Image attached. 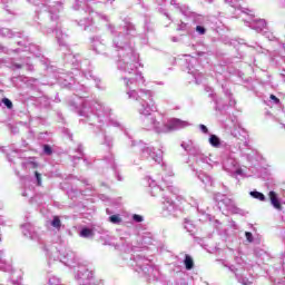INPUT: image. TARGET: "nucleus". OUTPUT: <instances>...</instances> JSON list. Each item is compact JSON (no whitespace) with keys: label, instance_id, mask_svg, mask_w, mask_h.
<instances>
[{"label":"nucleus","instance_id":"obj_64","mask_svg":"<svg viewBox=\"0 0 285 285\" xmlns=\"http://www.w3.org/2000/svg\"><path fill=\"white\" fill-rule=\"evenodd\" d=\"M281 125H282L283 128H285V125H284V124L281 122Z\"/></svg>","mask_w":285,"mask_h":285},{"label":"nucleus","instance_id":"obj_11","mask_svg":"<svg viewBox=\"0 0 285 285\" xmlns=\"http://www.w3.org/2000/svg\"><path fill=\"white\" fill-rule=\"evenodd\" d=\"M148 184L150 190L151 197H157L159 193H161L163 202H161V214L164 217H173L177 210V205L175 204V200L170 198L166 193H164L166 189L161 188V186H158L155 180L151 178H148Z\"/></svg>","mask_w":285,"mask_h":285},{"label":"nucleus","instance_id":"obj_8","mask_svg":"<svg viewBox=\"0 0 285 285\" xmlns=\"http://www.w3.org/2000/svg\"><path fill=\"white\" fill-rule=\"evenodd\" d=\"M239 148H242V146L237 142V145L227 146L226 151H223L222 154L223 170H225L227 175H230V177H245L244 169L242 168L239 160L235 158V153H237Z\"/></svg>","mask_w":285,"mask_h":285},{"label":"nucleus","instance_id":"obj_49","mask_svg":"<svg viewBox=\"0 0 285 285\" xmlns=\"http://www.w3.org/2000/svg\"><path fill=\"white\" fill-rule=\"evenodd\" d=\"M245 237H246V240H247L249 244H253V242H254L253 233L246 232V233H245Z\"/></svg>","mask_w":285,"mask_h":285},{"label":"nucleus","instance_id":"obj_43","mask_svg":"<svg viewBox=\"0 0 285 285\" xmlns=\"http://www.w3.org/2000/svg\"><path fill=\"white\" fill-rule=\"evenodd\" d=\"M49 285H63L61 284V279L57 276L49 277Z\"/></svg>","mask_w":285,"mask_h":285},{"label":"nucleus","instance_id":"obj_6","mask_svg":"<svg viewBox=\"0 0 285 285\" xmlns=\"http://www.w3.org/2000/svg\"><path fill=\"white\" fill-rule=\"evenodd\" d=\"M72 9L76 11V23L86 30L94 21L108 23V16L92 10V4L88 0H75Z\"/></svg>","mask_w":285,"mask_h":285},{"label":"nucleus","instance_id":"obj_27","mask_svg":"<svg viewBox=\"0 0 285 285\" xmlns=\"http://www.w3.org/2000/svg\"><path fill=\"white\" fill-rule=\"evenodd\" d=\"M268 198H269L272 206L276 210H282V203L279 202V197L277 196V193H275L274 190L269 191Z\"/></svg>","mask_w":285,"mask_h":285},{"label":"nucleus","instance_id":"obj_50","mask_svg":"<svg viewBox=\"0 0 285 285\" xmlns=\"http://www.w3.org/2000/svg\"><path fill=\"white\" fill-rule=\"evenodd\" d=\"M127 137H129V141H130L131 148H136L137 149V145L139 144V141L132 140V137L129 136V134H127Z\"/></svg>","mask_w":285,"mask_h":285},{"label":"nucleus","instance_id":"obj_7","mask_svg":"<svg viewBox=\"0 0 285 285\" xmlns=\"http://www.w3.org/2000/svg\"><path fill=\"white\" fill-rule=\"evenodd\" d=\"M128 265L142 277H148L149 282H157L159 279V268L153 265L150 258H146L142 254H137L130 257Z\"/></svg>","mask_w":285,"mask_h":285},{"label":"nucleus","instance_id":"obj_46","mask_svg":"<svg viewBox=\"0 0 285 285\" xmlns=\"http://www.w3.org/2000/svg\"><path fill=\"white\" fill-rule=\"evenodd\" d=\"M39 104H41V106H45V108H48V106H50V101L46 97L39 98Z\"/></svg>","mask_w":285,"mask_h":285},{"label":"nucleus","instance_id":"obj_18","mask_svg":"<svg viewBox=\"0 0 285 285\" xmlns=\"http://www.w3.org/2000/svg\"><path fill=\"white\" fill-rule=\"evenodd\" d=\"M243 21L245 26L255 30L256 32H264L266 30V20L264 19H256L253 13L247 11V14L243 17Z\"/></svg>","mask_w":285,"mask_h":285},{"label":"nucleus","instance_id":"obj_25","mask_svg":"<svg viewBox=\"0 0 285 285\" xmlns=\"http://www.w3.org/2000/svg\"><path fill=\"white\" fill-rule=\"evenodd\" d=\"M191 170L196 173L197 178L205 185V186H213V178L207 175L206 173H203L202 170H198L195 168V166L190 165Z\"/></svg>","mask_w":285,"mask_h":285},{"label":"nucleus","instance_id":"obj_36","mask_svg":"<svg viewBox=\"0 0 285 285\" xmlns=\"http://www.w3.org/2000/svg\"><path fill=\"white\" fill-rule=\"evenodd\" d=\"M184 228L187 230V233H195V223L188 218H185Z\"/></svg>","mask_w":285,"mask_h":285},{"label":"nucleus","instance_id":"obj_39","mask_svg":"<svg viewBox=\"0 0 285 285\" xmlns=\"http://www.w3.org/2000/svg\"><path fill=\"white\" fill-rule=\"evenodd\" d=\"M50 225L52 228H56V230H61V218H59V216H53Z\"/></svg>","mask_w":285,"mask_h":285},{"label":"nucleus","instance_id":"obj_4","mask_svg":"<svg viewBox=\"0 0 285 285\" xmlns=\"http://www.w3.org/2000/svg\"><path fill=\"white\" fill-rule=\"evenodd\" d=\"M56 262L69 266V268H77L75 279L79 285H104L101 282L95 279V272L88 265L80 263L77 259V254L70 249H62Z\"/></svg>","mask_w":285,"mask_h":285},{"label":"nucleus","instance_id":"obj_55","mask_svg":"<svg viewBox=\"0 0 285 285\" xmlns=\"http://www.w3.org/2000/svg\"><path fill=\"white\" fill-rule=\"evenodd\" d=\"M199 128L204 132V135H208V127H206V125H199Z\"/></svg>","mask_w":285,"mask_h":285},{"label":"nucleus","instance_id":"obj_31","mask_svg":"<svg viewBox=\"0 0 285 285\" xmlns=\"http://www.w3.org/2000/svg\"><path fill=\"white\" fill-rule=\"evenodd\" d=\"M154 243H155V238L153 237V235L150 233H146L142 235L141 244L145 248H146V246H153Z\"/></svg>","mask_w":285,"mask_h":285},{"label":"nucleus","instance_id":"obj_52","mask_svg":"<svg viewBox=\"0 0 285 285\" xmlns=\"http://www.w3.org/2000/svg\"><path fill=\"white\" fill-rule=\"evenodd\" d=\"M36 181L38 186H41V174L39 171L35 173Z\"/></svg>","mask_w":285,"mask_h":285},{"label":"nucleus","instance_id":"obj_15","mask_svg":"<svg viewBox=\"0 0 285 285\" xmlns=\"http://www.w3.org/2000/svg\"><path fill=\"white\" fill-rule=\"evenodd\" d=\"M215 202L218 204L219 210H227L234 215H246V212L235 205V200L226 197V195L217 193L214 195Z\"/></svg>","mask_w":285,"mask_h":285},{"label":"nucleus","instance_id":"obj_19","mask_svg":"<svg viewBox=\"0 0 285 285\" xmlns=\"http://www.w3.org/2000/svg\"><path fill=\"white\" fill-rule=\"evenodd\" d=\"M179 8L184 17H190L196 26H204V23H206V17L190 11V8L188 6H181Z\"/></svg>","mask_w":285,"mask_h":285},{"label":"nucleus","instance_id":"obj_9","mask_svg":"<svg viewBox=\"0 0 285 285\" xmlns=\"http://www.w3.org/2000/svg\"><path fill=\"white\" fill-rule=\"evenodd\" d=\"M21 233L23 237H27V239H31V242H39L41 245V249L48 257V264H52V262H57L58 255H61V252L57 249L55 246L46 245L41 243V237L39 236V233H37V229L35 228V225L30 223H26L21 225Z\"/></svg>","mask_w":285,"mask_h":285},{"label":"nucleus","instance_id":"obj_51","mask_svg":"<svg viewBox=\"0 0 285 285\" xmlns=\"http://www.w3.org/2000/svg\"><path fill=\"white\" fill-rule=\"evenodd\" d=\"M170 4L175 6L177 8V10H179V12H181V6H186V4H179L177 3V0H170Z\"/></svg>","mask_w":285,"mask_h":285},{"label":"nucleus","instance_id":"obj_60","mask_svg":"<svg viewBox=\"0 0 285 285\" xmlns=\"http://www.w3.org/2000/svg\"><path fill=\"white\" fill-rule=\"evenodd\" d=\"M115 0H106L105 3H112Z\"/></svg>","mask_w":285,"mask_h":285},{"label":"nucleus","instance_id":"obj_1","mask_svg":"<svg viewBox=\"0 0 285 285\" xmlns=\"http://www.w3.org/2000/svg\"><path fill=\"white\" fill-rule=\"evenodd\" d=\"M109 32L112 35V48L117 52V68L125 75H135V77H124L125 86L127 88L126 95L128 99L138 101L137 110L141 117V125L144 130H153L157 135H166L174 132L175 130H181L188 128L190 122L178 118H171L167 122H160L157 117L153 115L157 110L155 105V92L148 89H139V91L132 89V86H141L146 83L141 72H137V68L141 66L139 63V53L135 50V43H132V37L137 35V29L129 20H124L119 27H112L107 24Z\"/></svg>","mask_w":285,"mask_h":285},{"label":"nucleus","instance_id":"obj_38","mask_svg":"<svg viewBox=\"0 0 285 285\" xmlns=\"http://www.w3.org/2000/svg\"><path fill=\"white\" fill-rule=\"evenodd\" d=\"M118 248H121L122 250H130V242L124 239V237H120V243L117 244Z\"/></svg>","mask_w":285,"mask_h":285},{"label":"nucleus","instance_id":"obj_44","mask_svg":"<svg viewBox=\"0 0 285 285\" xmlns=\"http://www.w3.org/2000/svg\"><path fill=\"white\" fill-rule=\"evenodd\" d=\"M197 35H206V27L204 24H197L195 28Z\"/></svg>","mask_w":285,"mask_h":285},{"label":"nucleus","instance_id":"obj_42","mask_svg":"<svg viewBox=\"0 0 285 285\" xmlns=\"http://www.w3.org/2000/svg\"><path fill=\"white\" fill-rule=\"evenodd\" d=\"M76 153H78L79 156H73L72 161H75V159H80L81 157H83V145H78Z\"/></svg>","mask_w":285,"mask_h":285},{"label":"nucleus","instance_id":"obj_22","mask_svg":"<svg viewBox=\"0 0 285 285\" xmlns=\"http://www.w3.org/2000/svg\"><path fill=\"white\" fill-rule=\"evenodd\" d=\"M180 146L188 155L195 157V159L202 154V149H199V146H197L193 140L183 141Z\"/></svg>","mask_w":285,"mask_h":285},{"label":"nucleus","instance_id":"obj_14","mask_svg":"<svg viewBox=\"0 0 285 285\" xmlns=\"http://www.w3.org/2000/svg\"><path fill=\"white\" fill-rule=\"evenodd\" d=\"M136 146L142 159H153V161H155L156 164H161L164 159V151L161 150V148H164V146L160 145V147L156 149L155 147L149 146L148 144L141 140H139V142Z\"/></svg>","mask_w":285,"mask_h":285},{"label":"nucleus","instance_id":"obj_59","mask_svg":"<svg viewBox=\"0 0 285 285\" xmlns=\"http://www.w3.org/2000/svg\"><path fill=\"white\" fill-rule=\"evenodd\" d=\"M107 215H112V212L110 209H106Z\"/></svg>","mask_w":285,"mask_h":285},{"label":"nucleus","instance_id":"obj_40","mask_svg":"<svg viewBox=\"0 0 285 285\" xmlns=\"http://www.w3.org/2000/svg\"><path fill=\"white\" fill-rule=\"evenodd\" d=\"M222 88H223L226 97L229 98V106H232V107L235 106L236 101H235V99H233V94L230 92V89L226 88V86H224V85L222 86Z\"/></svg>","mask_w":285,"mask_h":285},{"label":"nucleus","instance_id":"obj_23","mask_svg":"<svg viewBox=\"0 0 285 285\" xmlns=\"http://www.w3.org/2000/svg\"><path fill=\"white\" fill-rule=\"evenodd\" d=\"M225 3L230 6V8H234V10H239L240 14H244V17L247 12H250V10L244 8V4L246 3L245 0H225Z\"/></svg>","mask_w":285,"mask_h":285},{"label":"nucleus","instance_id":"obj_53","mask_svg":"<svg viewBox=\"0 0 285 285\" xmlns=\"http://www.w3.org/2000/svg\"><path fill=\"white\" fill-rule=\"evenodd\" d=\"M178 30H188V24L186 22H181L179 26H178Z\"/></svg>","mask_w":285,"mask_h":285},{"label":"nucleus","instance_id":"obj_47","mask_svg":"<svg viewBox=\"0 0 285 285\" xmlns=\"http://www.w3.org/2000/svg\"><path fill=\"white\" fill-rule=\"evenodd\" d=\"M43 153L45 155H52V147H50V145H43Z\"/></svg>","mask_w":285,"mask_h":285},{"label":"nucleus","instance_id":"obj_29","mask_svg":"<svg viewBox=\"0 0 285 285\" xmlns=\"http://www.w3.org/2000/svg\"><path fill=\"white\" fill-rule=\"evenodd\" d=\"M4 255H6V253L3 252V249H0V271L8 273V272L12 271V266L6 264V261H3Z\"/></svg>","mask_w":285,"mask_h":285},{"label":"nucleus","instance_id":"obj_32","mask_svg":"<svg viewBox=\"0 0 285 285\" xmlns=\"http://www.w3.org/2000/svg\"><path fill=\"white\" fill-rule=\"evenodd\" d=\"M1 3H3L4 10H7L9 14H14V0H1Z\"/></svg>","mask_w":285,"mask_h":285},{"label":"nucleus","instance_id":"obj_35","mask_svg":"<svg viewBox=\"0 0 285 285\" xmlns=\"http://www.w3.org/2000/svg\"><path fill=\"white\" fill-rule=\"evenodd\" d=\"M80 237H83L85 239H90L91 237H95V232L92 229L85 227L80 230Z\"/></svg>","mask_w":285,"mask_h":285},{"label":"nucleus","instance_id":"obj_26","mask_svg":"<svg viewBox=\"0 0 285 285\" xmlns=\"http://www.w3.org/2000/svg\"><path fill=\"white\" fill-rule=\"evenodd\" d=\"M169 177H175V173L173 171V167L165 166V174L163 177V181L166 185V190H173V179Z\"/></svg>","mask_w":285,"mask_h":285},{"label":"nucleus","instance_id":"obj_30","mask_svg":"<svg viewBox=\"0 0 285 285\" xmlns=\"http://www.w3.org/2000/svg\"><path fill=\"white\" fill-rule=\"evenodd\" d=\"M210 161V158L205 156L204 154H200L198 157H196V164L197 166H200L202 168H206Z\"/></svg>","mask_w":285,"mask_h":285},{"label":"nucleus","instance_id":"obj_21","mask_svg":"<svg viewBox=\"0 0 285 285\" xmlns=\"http://www.w3.org/2000/svg\"><path fill=\"white\" fill-rule=\"evenodd\" d=\"M11 68L12 70H21V68H24V70H28L29 72H32V70H35V66L30 61V57L20 58L18 62L12 61Z\"/></svg>","mask_w":285,"mask_h":285},{"label":"nucleus","instance_id":"obj_48","mask_svg":"<svg viewBox=\"0 0 285 285\" xmlns=\"http://www.w3.org/2000/svg\"><path fill=\"white\" fill-rule=\"evenodd\" d=\"M2 104L6 106V108H9V109L12 108V100L8 98H3Z\"/></svg>","mask_w":285,"mask_h":285},{"label":"nucleus","instance_id":"obj_17","mask_svg":"<svg viewBox=\"0 0 285 285\" xmlns=\"http://www.w3.org/2000/svg\"><path fill=\"white\" fill-rule=\"evenodd\" d=\"M199 60L193 56H186L185 58V68L188 72V75H193L195 81L197 85L202 83L204 81V75L199 72Z\"/></svg>","mask_w":285,"mask_h":285},{"label":"nucleus","instance_id":"obj_56","mask_svg":"<svg viewBox=\"0 0 285 285\" xmlns=\"http://www.w3.org/2000/svg\"><path fill=\"white\" fill-rule=\"evenodd\" d=\"M281 8H285V0H278Z\"/></svg>","mask_w":285,"mask_h":285},{"label":"nucleus","instance_id":"obj_5","mask_svg":"<svg viewBox=\"0 0 285 285\" xmlns=\"http://www.w3.org/2000/svg\"><path fill=\"white\" fill-rule=\"evenodd\" d=\"M0 37H4L6 39H22L17 41V46H20L18 49H10L3 45H0V53L2 55H14L19 52H30L36 56L37 59H40L41 63L48 66V59L41 56V48L35 43H30V38L23 35V32L13 31L8 28L0 27Z\"/></svg>","mask_w":285,"mask_h":285},{"label":"nucleus","instance_id":"obj_20","mask_svg":"<svg viewBox=\"0 0 285 285\" xmlns=\"http://www.w3.org/2000/svg\"><path fill=\"white\" fill-rule=\"evenodd\" d=\"M90 43L96 55H104V52H106V40H104L101 36L91 37Z\"/></svg>","mask_w":285,"mask_h":285},{"label":"nucleus","instance_id":"obj_10","mask_svg":"<svg viewBox=\"0 0 285 285\" xmlns=\"http://www.w3.org/2000/svg\"><path fill=\"white\" fill-rule=\"evenodd\" d=\"M148 184L150 190L151 197H157L159 193H161L163 202H161V214L164 217H173L177 210V205L175 204V200L170 198L166 193H164L166 189L161 188V186H158L155 180L151 178H148Z\"/></svg>","mask_w":285,"mask_h":285},{"label":"nucleus","instance_id":"obj_24","mask_svg":"<svg viewBox=\"0 0 285 285\" xmlns=\"http://www.w3.org/2000/svg\"><path fill=\"white\" fill-rule=\"evenodd\" d=\"M208 141H209V146H210L212 148H224V153H226V147H227V146H235V145H228V144H226V142L223 141L220 138H218V136L215 135V134H210V135H209Z\"/></svg>","mask_w":285,"mask_h":285},{"label":"nucleus","instance_id":"obj_57","mask_svg":"<svg viewBox=\"0 0 285 285\" xmlns=\"http://www.w3.org/2000/svg\"><path fill=\"white\" fill-rule=\"evenodd\" d=\"M156 1V3H158V6H164V2L166 1V0H155Z\"/></svg>","mask_w":285,"mask_h":285},{"label":"nucleus","instance_id":"obj_13","mask_svg":"<svg viewBox=\"0 0 285 285\" xmlns=\"http://www.w3.org/2000/svg\"><path fill=\"white\" fill-rule=\"evenodd\" d=\"M57 81L60 83V86H63V88H69V90L76 91V97H80V99H83V92H88V88L86 85H80L77 82V79H75V76H72V72L70 73H59L57 76Z\"/></svg>","mask_w":285,"mask_h":285},{"label":"nucleus","instance_id":"obj_28","mask_svg":"<svg viewBox=\"0 0 285 285\" xmlns=\"http://www.w3.org/2000/svg\"><path fill=\"white\" fill-rule=\"evenodd\" d=\"M105 160L111 166L112 170H115L118 181H122L124 178H121L119 173H117V164H115V157L112 156V154H109L108 156H106Z\"/></svg>","mask_w":285,"mask_h":285},{"label":"nucleus","instance_id":"obj_37","mask_svg":"<svg viewBox=\"0 0 285 285\" xmlns=\"http://www.w3.org/2000/svg\"><path fill=\"white\" fill-rule=\"evenodd\" d=\"M249 195L253 197V199H258V202H266V196L262 194V191L253 190L249 191Z\"/></svg>","mask_w":285,"mask_h":285},{"label":"nucleus","instance_id":"obj_45","mask_svg":"<svg viewBox=\"0 0 285 285\" xmlns=\"http://www.w3.org/2000/svg\"><path fill=\"white\" fill-rule=\"evenodd\" d=\"M132 219H134V222H136V224H141V222H144V216H141L139 214H134Z\"/></svg>","mask_w":285,"mask_h":285},{"label":"nucleus","instance_id":"obj_61","mask_svg":"<svg viewBox=\"0 0 285 285\" xmlns=\"http://www.w3.org/2000/svg\"><path fill=\"white\" fill-rule=\"evenodd\" d=\"M22 197H28V193L27 191L22 193Z\"/></svg>","mask_w":285,"mask_h":285},{"label":"nucleus","instance_id":"obj_2","mask_svg":"<svg viewBox=\"0 0 285 285\" xmlns=\"http://www.w3.org/2000/svg\"><path fill=\"white\" fill-rule=\"evenodd\" d=\"M27 3L38 8H46V12L52 24L41 29V31L43 35L56 32V39L59 46H67L68 35L61 31V24L59 23V13L63 10V0H27Z\"/></svg>","mask_w":285,"mask_h":285},{"label":"nucleus","instance_id":"obj_3","mask_svg":"<svg viewBox=\"0 0 285 285\" xmlns=\"http://www.w3.org/2000/svg\"><path fill=\"white\" fill-rule=\"evenodd\" d=\"M78 115L85 117L90 126H95L98 121V124H107V126H114L115 128L121 127V122L112 116V109L99 100L85 99Z\"/></svg>","mask_w":285,"mask_h":285},{"label":"nucleus","instance_id":"obj_62","mask_svg":"<svg viewBox=\"0 0 285 285\" xmlns=\"http://www.w3.org/2000/svg\"><path fill=\"white\" fill-rule=\"evenodd\" d=\"M232 135H233L234 137H237V132H235V131H232Z\"/></svg>","mask_w":285,"mask_h":285},{"label":"nucleus","instance_id":"obj_34","mask_svg":"<svg viewBox=\"0 0 285 285\" xmlns=\"http://www.w3.org/2000/svg\"><path fill=\"white\" fill-rule=\"evenodd\" d=\"M184 264L186 271H193V268H195V262L193 261V257H190V255L188 254L185 255Z\"/></svg>","mask_w":285,"mask_h":285},{"label":"nucleus","instance_id":"obj_54","mask_svg":"<svg viewBox=\"0 0 285 285\" xmlns=\"http://www.w3.org/2000/svg\"><path fill=\"white\" fill-rule=\"evenodd\" d=\"M269 99H271V101H273V104H279V98H277L275 95H271L269 96Z\"/></svg>","mask_w":285,"mask_h":285},{"label":"nucleus","instance_id":"obj_41","mask_svg":"<svg viewBox=\"0 0 285 285\" xmlns=\"http://www.w3.org/2000/svg\"><path fill=\"white\" fill-rule=\"evenodd\" d=\"M108 222H110V224L119 225L122 222L121 215H119V214L111 215V216H109Z\"/></svg>","mask_w":285,"mask_h":285},{"label":"nucleus","instance_id":"obj_58","mask_svg":"<svg viewBox=\"0 0 285 285\" xmlns=\"http://www.w3.org/2000/svg\"><path fill=\"white\" fill-rule=\"evenodd\" d=\"M156 83H157V86H164V81H158Z\"/></svg>","mask_w":285,"mask_h":285},{"label":"nucleus","instance_id":"obj_12","mask_svg":"<svg viewBox=\"0 0 285 285\" xmlns=\"http://www.w3.org/2000/svg\"><path fill=\"white\" fill-rule=\"evenodd\" d=\"M235 262H236V265L228 266L225 264V266L227 268H229V271L232 273H234V275L239 284H243V285L253 284V279H254L253 276H250V277L246 276V273H248V271H250V268H253V265L246 263L244 261V258H242V256H236Z\"/></svg>","mask_w":285,"mask_h":285},{"label":"nucleus","instance_id":"obj_33","mask_svg":"<svg viewBox=\"0 0 285 285\" xmlns=\"http://www.w3.org/2000/svg\"><path fill=\"white\" fill-rule=\"evenodd\" d=\"M102 139H104L102 145L107 146L108 150H110L112 148V146H114V138H112V136L104 132L102 134Z\"/></svg>","mask_w":285,"mask_h":285},{"label":"nucleus","instance_id":"obj_63","mask_svg":"<svg viewBox=\"0 0 285 285\" xmlns=\"http://www.w3.org/2000/svg\"><path fill=\"white\" fill-rule=\"evenodd\" d=\"M206 90H207V92H209V91H210V88H209V87H207V88H206Z\"/></svg>","mask_w":285,"mask_h":285},{"label":"nucleus","instance_id":"obj_16","mask_svg":"<svg viewBox=\"0 0 285 285\" xmlns=\"http://www.w3.org/2000/svg\"><path fill=\"white\" fill-rule=\"evenodd\" d=\"M65 61H67L71 66H73V68H76V70L80 69L82 72V77H85V79H92L94 82L96 83V88H100L99 79H97L95 76H92V71H86V69H83V65L79 66V55L67 53V55H65Z\"/></svg>","mask_w":285,"mask_h":285}]
</instances>
